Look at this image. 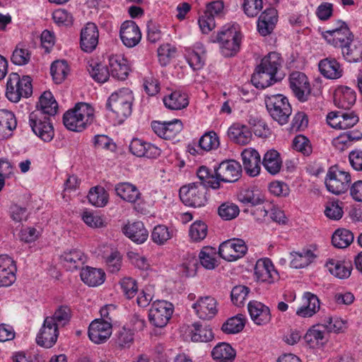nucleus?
<instances>
[{"label":"nucleus","mask_w":362,"mask_h":362,"mask_svg":"<svg viewBox=\"0 0 362 362\" xmlns=\"http://www.w3.org/2000/svg\"><path fill=\"white\" fill-rule=\"evenodd\" d=\"M95 119L94 109L87 103H78L63 115L64 126L73 132H82Z\"/></svg>","instance_id":"obj_1"},{"label":"nucleus","mask_w":362,"mask_h":362,"mask_svg":"<svg viewBox=\"0 0 362 362\" xmlns=\"http://www.w3.org/2000/svg\"><path fill=\"white\" fill-rule=\"evenodd\" d=\"M133 101L132 90L123 88L111 94L107 102V107L116 115L119 121H123L131 115Z\"/></svg>","instance_id":"obj_2"},{"label":"nucleus","mask_w":362,"mask_h":362,"mask_svg":"<svg viewBox=\"0 0 362 362\" xmlns=\"http://www.w3.org/2000/svg\"><path fill=\"white\" fill-rule=\"evenodd\" d=\"M33 93L32 78L29 76L21 78L17 73L9 74L6 83V95L7 98L13 103L18 102L21 97L28 98Z\"/></svg>","instance_id":"obj_3"},{"label":"nucleus","mask_w":362,"mask_h":362,"mask_svg":"<svg viewBox=\"0 0 362 362\" xmlns=\"http://www.w3.org/2000/svg\"><path fill=\"white\" fill-rule=\"evenodd\" d=\"M265 105L272 117L280 124L288 122L292 109L286 97L281 94L267 95Z\"/></svg>","instance_id":"obj_4"},{"label":"nucleus","mask_w":362,"mask_h":362,"mask_svg":"<svg viewBox=\"0 0 362 362\" xmlns=\"http://www.w3.org/2000/svg\"><path fill=\"white\" fill-rule=\"evenodd\" d=\"M207 188L197 182L182 186L179 191L181 201L192 207H202L207 202Z\"/></svg>","instance_id":"obj_5"},{"label":"nucleus","mask_w":362,"mask_h":362,"mask_svg":"<svg viewBox=\"0 0 362 362\" xmlns=\"http://www.w3.org/2000/svg\"><path fill=\"white\" fill-rule=\"evenodd\" d=\"M351 181V175L348 172L332 166L327 173L325 183L329 192L338 195L348 190Z\"/></svg>","instance_id":"obj_6"},{"label":"nucleus","mask_w":362,"mask_h":362,"mask_svg":"<svg viewBox=\"0 0 362 362\" xmlns=\"http://www.w3.org/2000/svg\"><path fill=\"white\" fill-rule=\"evenodd\" d=\"M50 117L34 110L29 115V124L36 136L45 142L50 141L54 135Z\"/></svg>","instance_id":"obj_7"},{"label":"nucleus","mask_w":362,"mask_h":362,"mask_svg":"<svg viewBox=\"0 0 362 362\" xmlns=\"http://www.w3.org/2000/svg\"><path fill=\"white\" fill-rule=\"evenodd\" d=\"M173 312V305L166 300L153 302L148 313L150 322L157 327H165Z\"/></svg>","instance_id":"obj_8"},{"label":"nucleus","mask_w":362,"mask_h":362,"mask_svg":"<svg viewBox=\"0 0 362 362\" xmlns=\"http://www.w3.org/2000/svg\"><path fill=\"white\" fill-rule=\"evenodd\" d=\"M322 35L327 43L338 48L347 45L349 41L354 40V35L349 28L345 22L341 21L337 22L334 28L325 30Z\"/></svg>","instance_id":"obj_9"},{"label":"nucleus","mask_w":362,"mask_h":362,"mask_svg":"<svg viewBox=\"0 0 362 362\" xmlns=\"http://www.w3.org/2000/svg\"><path fill=\"white\" fill-rule=\"evenodd\" d=\"M218 184L223 182H234L239 180L242 173L241 165L235 160H225L214 167Z\"/></svg>","instance_id":"obj_10"},{"label":"nucleus","mask_w":362,"mask_h":362,"mask_svg":"<svg viewBox=\"0 0 362 362\" xmlns=\"http://www.w3.org/2000/svg\"><path fill=\"white\" fill-rule=\"evenodd\" d=\"M223 10V3L221 1H215L207 4L205 11L198 21L203 33H208L215 28V19L221 17Z\"/></svg>","instance_id":"obj_11"},{"label":"nucleus","mask_w":362,"mask_h":362,"mask_svg":"<svg viewBox=\"0 0 362 362\" xmlns=\"http://www.w3.org/2000/svg\"><path fill=\"white\" fill-rule=\"evenodd\" d=\"M247 247L243 240L233 238L222 243L218 248V254L223 259L232 262L242 257Z\"/></svg>","instance_id":"obj_12"},{"label":"nucleus","mask_w":362,"mask_h":362,"mask_svg":"<svg viewBox=\"0 0 362 362\" xmlns=\"http://www.w3.org/2000/svg\"><path fill=\"white\" fill-rule=\"evenodd\" d=\"M290 88L300 102H305L310 95V86L307 76L302 72H293L289 76Z\"/></svg>","instance_id":"obj_13"},{"label":"nucleus","mask_w":362,"mask_h":362,"mask_svg":"<svg viewBox=\"0 0 362 362\" xmlns=\"http://www.w3.org/2000/svg\"><path fill=\"white\" fill-rule=\"evenodd\" d=\"M58 329L52 318H45L36 337L37 344L45 348L52 347L59 336Z\"/></svg>","instance_id":"obj_14"},{"label":"nucleus","mask_w":362,"mask_h":362,"mask_svg":"<svg viewBox=\"0 0 362 362\" xmlns=\"http://www.w3.org/2000/svg\"><path fill=\"white\" fill-rule=\"evenodd\" d=\"M112 325L110 321L94 320L88 327V335L91 341L100 344L105 343L111 336Z\"/></svg>","instance_id":"obj_15"},{"label":"nucleus","mask_w":362,"mask_h":362,"mask_svg":"<svg viewBox=\"0 0 362 362\" xmlns=\"http://www.w3.org/2000/svg\"><path fill=\"white\" fill-rule=\"evenodd\" d=\"M153 131L159 137L170 140L175 138L182 129V123L180 119H175L168 122L153 121L151 122Z\"/></svg>","instance_id":"obj_16"},{"label":"nucleus","mask_w":362,"mask_h":362,"mask_svg":"<svg viewBox=\"0 0 362 362\" xmlns=\"http://www.w3.org/2000/svg\"><path fill=\"white\" fill-rule=\"evenodd\" d=\"M327 122L334 129H346L356 124L358 117L354 112H331L327 116Z\"/></svg>","instance_id":"obj_17"},{"label":"nucleus","mask_w":362,"mask_h":362,"mask_svg":"<svg viewBox=\"0 0 362 362\" xmlns=\"http://www.w3.org/2000/svg\"><path fill=\"white\" fill-rule=\"evenodd\" d=\"M192 308L194 310L198 317L202 320H211L218 313L216 300L209 296L199 297L193 303Z\"/></svg>","instance_id":"obj_18"},{"label":"nucleus","mask_w":362,"mask_h":362,"mask_svg":"<svg viewBox=\"0 0 362 362\" xmlns=\"http://www.w3.org/2000/svg\"><path fill=\"white\" fill-rule=\"evenodd\" d=\"M119 35L123 44L127 47H135L141 39L140 29L133 21H126L122 24Z\"/></svg>","instance_id":"obj_19"},{"label":"nucleus","mask_w":362,"mask_h":362,"mask_svg":"<svg viewBox=\"0 0 362 362\" xmlns=\"http://www.w3.org/2000/svg\"><path fill=\"white\" fill-rule=\"evenodd\" d=\"M255 274L262 282L272 284L279 279V274L269 258L259 259L255 265Z\"/></svg>","instance_id":"obj_20"},{"label":"nucleus","mask_w":362,"mask_h":362,"mask_svg":"<svg viewBox=\"0 0 362 362\" xmlns=\"http://www.w3.org/2000/svg\"><path fill=\"white\" fill-rule=\"evenodd\" d=\"M129 148L130 152L137 157L157 158L161 153L158 147L137 138L132 140Z\"/></svg>","instance_id":"obj_21"},{"label":"nucleus","mask_w":362,"mask_h":362,"mask_svg":"<svg viewBox=\"0 0 362 362\" xmlns=\"http://www.w3.org/2000/svg\"><path fill=\"white\" fill-rule=\"evenodd\" d=\"M16 267L9 256L0 255V286H10L16 281Z\"/></svg>","instance_id":"obj_22"},{"label":"nucleus","mask_w":362,"mask_h":362,"mask_svg":"<svg viewBox=\"0 0 362 362\" xmlns=\"http://www.w3.org/2000/svg\"><path fill=\"white\" fill-rule=\"evenodd\" d=\"M244 169L247 175L255 177L260 173L261 159L259 153L254 148H245L241 153Z\"/></svg>","instance_id":"obj_23"},{"label":"nucleus","mask_w":362,"mask_h":362,"mask_svg":"<svg viewBox=\"0 0 362 362\" xmlns=\"http://www.w3.org/2000/svg\"><path fill=\"white\" fill-rule=\"evenodd\" d=\"M98 30L93 23H88L81 31V47L86 52L93 51L98 43Z\"/></svg>","instance_id":"obj_24"},{"label":"nucleus","mask_w":362,"mask_h":362,"mask_svg":"<svg viewBox=\"0 0 362 362\" xmlns=\"http://www.w3.org/2000/svg\"><path fill=\"white\" fill-rule=\"evenodd\" d=\"M278 21V13L274 8L265 9L259 16L257 30L261 35L267 36L272 33Z\"/></svg>","instance_id":"obj_25"},{"label":"nucleus","mask_w":362,"mask_h":362,"mask_svg":"<svg viewBox=\"0 0 362 362\" xmlns=\"http://www.w3.org/2000/svg\"><path fill=\"white\" fill-rule=\"evenodd\" d=\"M248 312L252 320L257 325L268 324L272 318L269 307L263 303L253 300L247 305Z\"/></svg>","instance_id":"obj_26"},{"label":"nucleus","mask_w":362,"mask_h":362,"mask_svg":"<svg viewBox=\"0 0 362 362\" xmlns=\"http://www.w3.org/2000/svg\"><path fill=\"white\" fill-rule=\"evenodd\" d=\"M205 49L201 43H197L192 47L185 50V57L193 70H199L205 64Z\"/></svg>","instance_id":"obj_27"},{"label":"nucleus","mask_w":362,"mask_h":362,"mask_svg":"<svg viewBox=\"0 0 362 362\" xmlns=\"http://www.w3.org/2000/svg\"><path fill=\"white\" fill-rule=\"evenodd\" d=\"M110 75L118 80H125L129 68L127 60L121 55H112L109 57Z\"/></svg>","instance_id":"obj_28"},{"label":"nucleus","mask_w":362,"mask_h":362,"mask_svg":"<svg viewBox=\"0 0 362 362\" xmlns=\"http://www.w3.org/2000/svg\"><path fill=\"white\" fill-rule=\"evenodd\" d=\"M303 305L296 310V315L301 317H310L320 310V300L310 292H305L303 296Z\"/></svg>","instance_id":"obj_29"},{"label":"nucleus","mask_w":362,"mask_h":362,"mask_svg":"<svg viewBox=\"0 0 362 362\" xmlns=\"http://www.w3.org/2000/svg\"><path fill=\"white\" fill-rule=\"evenodd\" d=\"M356 95L355 91L349 87H339L334 93V104L339 108L349 110L355 103Z\"/></svg>","instance_id":"obj_30"},{"label":"nucleus","mask_w":362,"mask_h":362,"mask_svg":"<svg viewBox=\"0 0 362 362\" xmlns=\"http://www.w3.org/2000/svg\"><path fill=\"white\" fill-rule=\"evenodd\" d=\"M228 136L234 143L246 145L251 141L252 134L247 126L235 123L229 127Z\"/></svg>","instance_id":"obj_31"},{"label":"nucleus","mask_w":362,"mask_h":362,"mask_svg":"<svg viewBox=\"0 0 362 362\" xmlns=\"http://www.w3.org/2000/svg\"><path fill=\"white\" fill-rule=\"evenodd\" d=\"M238 199L240 202L253 207L263 204L265 201L264 195L258 189L255 187L241 189L238 194Z\"/></svg>","instance_id":"obj_32"},{"label":"nucleus","mask_w":362,"mask_h":362,"mask_svg":"<svg viewBox=\"0 0 362 362\" xmlns=\"http://www.w3.org/2000/svg\"><path fill=\"white\" fill-rule=\"evenodd\" d=\"M122 230L127 237L138 244L144 243L148 237V232L141 221L127 224Z\"/></svg>","instance_id":"obj_33"},{"label":"nucleus","mask_w":362,"mask_h":362,"mask_svg":"<svg viewBox=\"0 0 362 362\" xmlns=\"http://www.w3.org/2000/svg\"><path fill=\"white\" fill-rule=\"evenodd\" d=\"M281 79V76H275L269 71L260 69V66L257 65L252 75L251 81L256 88L264 89Z\"/></svg>","instance_id":"obj_34"},{"label":"nucleus","mask_w":362,"mask_h":362,"mask_svg":"<svg viewBox=\"0 0 362 362\" xmlns=\"http://www.w3.org/2000/svg\"><path fill=\"white\" fill-rule=\"evenodd\" d=\"M42 115L51 117L57 114L58 103L50 91H45L40 97L36 105V110Z\"/></svg>","instance_id":"obj_35"},{"label":"nucleus","mask_w":362,"mask_h":362,"mask_svg":"<svg viewBox=\"0 0 362 362\" xmlns=\"http://www.w3.org/2000/svg\"><path fill=\"white\" fill-rule=\"evenodd\" d=\"M325 267L331 274L341 279L349 278L352 270L350 262L334 259H329L325 264Z\"/></svg>","instance_id":"obj_36"},{"label":"nucleus","mask_w":362,"mask_h":362,"mask_svg":"<svg viewBox=\"0 0 362 362\" xmlns=\"http://www.w3.org/2000/svg\"><path fill=\"white\" fill-rule=\"evenodd\" d=\"M211 356L217 362H233L236 351L229 344L220 342L213 348Z\"/></svg>","instance_id":"obj_37"},{"label":"nucleus","mask_w":362,"mask_h":362,"mask_svg":"<svg viewBox=\"0 0 362 362\" xmlns=\"http://www.w3.org/2000/svg\"><path fill=\"white\" fill-rule=\"evenodd\" d=\"M17 122L15 115L6 110H0V140L11 136L16 129Z\"/></svg>","instance_id":"obj_38"},{"label":"nucleus","mask_w":362,"mask_h":362,"mask_svg":"<svg viewBox=\"0 0 362 362\" xmlns=\"http://www.w3.org/2000/svg\"><path fill=\"white\" fill-rule=\"evenodd\" d=\"M319 70L326 78L337 79L342 76L343 70L339 63L334 59L326 58L319 63Z\"/></svg>","instance_id":"obj_39"},{"label":"nucleus","mask_w":362,"mask_h":362,"mask_svg":"<svg viewBox=\"0 0 362 362\" xmlns=\"http://www.w3.org/2000/svg\"><path fill=\"white\" fill-rule=\"evenodd\" d=\"M62 259L64 267L68 270L73 271L83 267L86 262V257L81 250H72L65 252L62 255Z\"/></svg>","instance_id":"obj_40"},{"label":"nucleus","mask_w":362,"mask_h":362,"mask_svg":"<svg viewBox=\"0 0 362 362\" xmlns=\"http://www.w3.org/2000/svg\"><path fill=\"white\" fill-rule=\"evenodd\" d=\"M291 256L292 259L290 264L295 269L308 267L317 257V255L311 249H303L300 252H293L291 253Z\"/></svg>","instance_id":"obj_41"},{"label":"nucleus","mask_w":362,"mask_h":362,"mask_svg":"<svg viewBox=\"0 0 362 362\" xmlns=\"http://www.w3.org/2000/svg\"><path fill=\"white\" fill-rule=\"evenodd\" d=\"M80 276L81 280L89 286H98L104 282L105 274L100 269L86 267L83 268Z\"/></svg>","instance_id":"obj_42"},{"label":"nucleus","mask_w":362,"mask_h":362,"mask_svg":"<svg viewBox=\"0 0 362 362\" xmlns=\"http://www.w3.org/2000/svg\"><path fill=\"white\" fill-rule=\"evenodd\" d=\"M304 339L312 347L322 346L328 341V335L320 324L313 326L306 332Z\"/></svg>","instance_id":"obj_43"},{"label":"nucleus","mask_w":362,"mask_h":362,"mask_svg":"<svg viewBox=\"0 0 362 362\" xmlns=\"http://www.w3.org/2000/svg\"><path fill=\"white\" fill-rule=\"evenodd\" d=\"M361 138L362 133L359 131H349L334 138L332 145L337 150L344 151L349 148L354 141L360 140Z\"/></svg>","instance_id":"obj_44"},{"label":"nucleus","mask_w":362,"mask_h":362,"mask_svg":"<svg viewBox=\"0 0 362 362\" xmlns=\"http://www.w3.org/2000/svg\"><path fill=\"white\" fill-rule=\"evenodd\" d=\"M262 163L266 170L272 175H276L279 173L282 166L280 154L274 149L267 151L263 156Z\"/></svg>","instance_id":"obj_45"},{"label":"nucleus","mask_w":362,"mask_h":362,"mask_svg":"<svg viewBox=\"0 0 362 362\" xmlns=\"http://www.w3.org/2000/svg\"><path fill=\"white\" fill-rule=\"evenodd\" d=\"M284 60L281 55L273 52L263 57L258 66H260V69H263L276 76Z\"/></svg>","instance_id":"obj_46"},{"label":"nucleus","mask_w":362,"mask_h":362,"mask_svg":"<svg viewBox=\"0 0 362 362\" xmlns=\"http://www.w3.org/2000/svg\"><path fill=\"white\" fill-rule=\"evenodd\" d=\"M115 190L117 196L131 203L136 202L140 197V192L137 187L129 182H121L116 185Z\"/></svg>","instance_id":"obj_47"},{"label":"nucleus","mask_w":362,"mask_h":362,"mask_svg":"<svg viewBox=\"0 0 362 362\" xmlns=\"http://www.w3.org/2000/svg\"><path fill=\"white\" fill-rule=\"evenodd\" d=\"M163 103L167 108L173 110L185 108L189 104L187 95L179 90L172 92L168 95L164 97Z\"/></svg>","instance_id":"obj_48"},{"label":"nucleus","mask_w":362,"mask_h":362,"mask_svg":"<svg viewBox=\"0 0 362 362\" xmlns=\"http://www.w3.org/2000/svg\"><path fill=\"white\" fill-rule=\"evenodd\" d=\"M191 339L194 342H207L214 339L212 329L207 325L194 322L190 329Z\"/></svg>","instance_id":"obj_49"},{"label":"nucleus","mask_w":362,"mask_h":362,"mask_svg":"<svg viewBox=\"0 0 362 362\" xmlns=\"http://www.w3.org/2000/svg\"><path fill=\"white\" fill-rule=\"evenodd\" d=\"M343 57L349 62H358L362 60V44L360 42L349 41L340 47Z\"/></svg>","instance_id":"obj_50"},{"label":"nucleus","mask_w":362,"mask_h":362,"mask_svg":"<svg viewBox=\"0 0 362 362\" xmlns=\"http://www.w3.org/2000/svg\"><path fill=\"white\" fill-rule=\"evenodd\" d=\"M354 236L352 232L345 228H339L335 230L332 237V245L337 248H346L354 241Z\"/></svg>","instance_id":"obj_51"},{"label":"nucleus","mask_w":362,"mask_h":362,"mask_svg":"<svg viewBox=\"0 0 362 362\" xmlns=\"http://www.w3.org/2000/svg\"><path fill=\"white\" fill-rule=\"evenodd\" d=\"M238 38H242V34L239 30L238 25H226L219 32H218L216 39L214 42H217L221 44L226 42L227 40L231 41Z\"/></svg>","instance_id":"obj_52"},{"label":"nucleus","mask_w":362,"mask_h":362,"mask_svg":"<svg viewBox=\"0 0 362 362\" xmlns=\"http://www.w3.org/2000/svg\"><path fill=\"white\" fill-rule=\"evenodd\" d=\"M88 71L91 78L98 83H105L110 77L109 69L104 65L91 61L88 66Z\"/></svg>","instance_id":"obj_53"},{"label":"nucleus","mask_w":362,"mask_h":362,"mask_svg":"<svg viewBox=\"0 0 362 362\" xmlns=\"http://www.w3.org/2000/svg\"><path fill=\"white\" fill-rule=\"evenodd\" d=\"M201 264L207 269H214L218 266L216 250L212 247H204L199 255Z\"/></svg>","instance_id":"obj_54"},{"label":"nucleus","mask_w":362,"mask_h":362,"mask_svg":"<svg viewBox=\"0 0 362 362\" xmlns=\"http://www.w3.org/2000/svg\"><path fill=\"white\" fill-rule=\"evenodd\" d=\"M88 202L96 207H103L108 201V194L102 187H95L90 189L88 194Z\"/></svg>","instance_id":"obj_55"},{"label":"nucleus","mask_w":362,"mask_h":362,"mask_svg":"<svg viewBox=\"0 0 362 362\" xmlns=\"http://www.w3.org/2000/svg\"><path fill=\"white\" fill-rule=\"evenodd\" d=\"M197 175L200 182L198 183L203 184L207 188L208 187L212 189H217L220 188L218 180H217L216 175L211 173L209 169L206 166H201L197 172Z\"/></svg>","instance_id":"obj_56"},{"label":"nucleus","mask_w":362,"mask_h":362,"mask_svg":"<svg viewBox=\"0 0 362 362\" xmlns=\"http://www.w3.org/2000/svg\"><path fill=\"white\" fill-rule=\"evenodd\" d=\"M245 327V319L243 315L229 318L222 325L221 329L226 334H236L243 330Z\"/></svg>","instance_id":"obj_57"},{"label":"nucleus","mask_w":362,"mask_h":362,"mask_svg":"<svg viewBox=\"0 0 362 362\" xmlns=\"http://www.w3.org/2000/svg\"><path fill=\"white\" fill-rule=\"evenodd\" d=\"M220 145L219 138L214 132H206L199 140V146L205 151L218 148Z\"/></svg>","instance_id":"obj_58"},{"label":"nucleus","mask_w":362,"mask_h":362,"mask_svg":"<svg viewBox=\"0 0 362 362\" xmlns=\"http://www.w3.org/2000/svg\"><path fill=\"white\" fill-rule=\"evenodd\" d=\"M69 67L65 61L57 60L54 62L50 67V73L56 83H61L66 78Z\"/></svg>","instance_id":"obj_59"},{"label":"nucleus","mask_w":362,"mask_h":362,"mask_svg":"<svg viewBox=\"0 0 362 362\" xmlns=\"http://www.w3.org/2000/svg\"><path fill=\"white\" fill-rule=\"evenodd\" d=\"M172 236V231L164 225L155 226L151 235L153 242L159 245L165 244Z\"/></svg>","instance_id":"obj_60"},{"label":"nucleus","mask_w":362,"mask_h":362,"mask_svg":"<svg viewBox=\"0 0 362 362\" xmlns=\"http://www.w3.org/2000/svg\"><path fill=\"white\" fill-rule=\"evenodd\" d=\"M218 215L226 221H230L236 218L240 209L237 204L231 202L223 203L218 209Z\"/></svg>","instance_id":"obj_61"},{"label":"nucleus","mask_w":362,"mask_h":362,"mask_svg":"<svg viewBox=\"0 0 362 362\" xmlns=\"http://www.w3.org/2000/svg\"><path fill=\"white\" fill-rule=\"evenodd\" d=\"M46 318H52L54 325L59 328V326H64L71 319V309L66 305H62L54 312L52 316Z\"/></svg>","instance_id":"obj_62"},{"label":"nucleus","mask_w":362,"mask_h":362,"mask_svg":"<svg viewBox=\"0 0 362 362\" xmlns=\"http://www.w3.org/2000/svg\"><path fill=\"white\" fill-rule=\"evenodd\" d=\"M207 231V226L205 223L197 221L191 225L189 234L193 241L199 242L206 238Z\"/></svg>","instance_id":"obj_63"},{"label":"nucleus","mask_w":362,"mask_h":362,"mask_svg":"<svg viewBox=\"0 0 362 362\" xmlns=\"http://www.w3.org/2000/svg\"><path fill=\"white\" fill-rule=\"evenodd\" d=\"M134 340V332L125 327L119 328L115 334V342L120 347H129Z\"/></svg>","instance_id":"obj_64"}]
</instances>
